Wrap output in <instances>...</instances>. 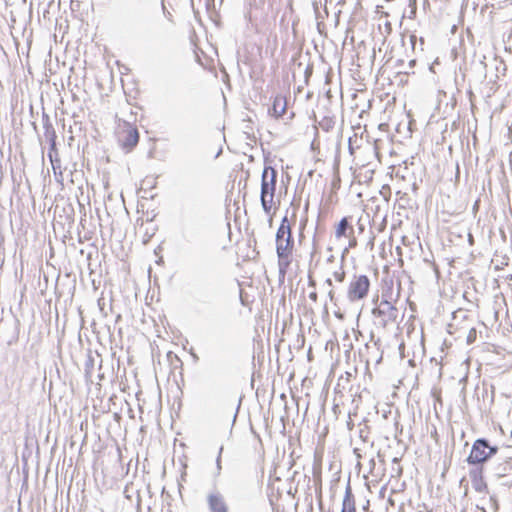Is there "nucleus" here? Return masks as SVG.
Returning a JSON list of instances; mask_svg holds the SVG:
<instances>
[{
    "instance_id": "1",
    "label": "nucleus",
    "mask_w": 512,
    "mask_h": 512,
    "mask_svg": "<svg viewBox=\"0 0 512 512\" xmlns=\"http://www.w3.org/2000/svg\"><path fill=\"white\" fill-rule=\"evenodd\" d=\"M500 447L497 444H492L487 438H477L471 446L470 453L465 459V462L473 468L484 469L494 456L498 454Z\"/></svg>"
},
{
    "instance_id": "2",
    "label": "nucleus",
    "mask_w": 512,
    "mask_h": 512,
    "mask_svg": "<svg viewBox=\"0 0 512 512\" xmlns=\"http://www.w3.org/2000/svg\"><path fill=\"white\" fill-rule=\"evenodd\" d=\"M370 279L367 275H354L347 290V298L350 302L363 300L370 290Z\"/></svg>"
},
{
    "instance_id": "3",
    "label": "nucleus",
    "mask_w": 512,
    "mask_h": 512,
    "mask_svg": "<svg viewBox=\"0 0 512 512\" xmlns=\"http://www.w3.org/2000/svg\"><path fill=\"white\" fill-rule=\"evenodd\" d=\"M376 307L372 309V315L381 319L382 327H386L390 322H396L398 318V309L388 300L382 299L378 304V297L373 300Z\"/></svg>"
},
{
    "instance_id": "4",
    "label": "nucleus",
    "mask_w": 512,
    "mask_h": 512,
    "mask_svg": "<svg viewBox=\"0 0 512 512\" xmlns=\"http://www.w3.org/2000/svg\"><path fill=\"white\" fill-rule=\"evenodd\" d=\"M277 175V170L274 169L272 166H264L261 175V196L267 195L271 196V198H274L277 183Z\"/></svg>"
},
{
    "instance_id": "5",
    "label": "nucleus",
    "mask_w": 512,
    "mask_h": 512,
    "mask_svg": "<svg viewBox=\"0 0 512 512\" xmlns=\"http://www.w3.org/2000/svg\"><path fill=\"white\" fill-rule=\"evenodd\" d=\"M288 239L291 240V249H294V238L292 235V226L288 220L287 214L282 218L280 226L277 229L276 236H275V242L276 247L278 245H285L287 244Z\"/></svg>"
},
{
    "instance_id": "6",
    "label": "nucleus",
    "mask_w": 512,
    "mask_h": 512,
    "mask_svg": "<svg viewBox=\"0 0 512 512\" xmlns=\"http://www.w3.org/2000/svg\"><path fill=\"white\" fill-rule=\"evenodd\" d=\"M42 124H43V128H44V136H45L46 140L49 142L48 157L52 161V153L57 152V149H56L57 135H56V131L53 127V124L50 120L49 115L46 114L45 112H43V114H42Z\"/></svg>"
},
{
    "instance_id": "7",
    "label": "nucleus",
    "mask_w": 512,
    "mask_h": 512,
    "mask_svg": "<svg viewBox=\"0 0 512 512\" xmlns=\"http://www.w3.org/2000/svg\"><path fill=\"white\" fill-rule=\"evenodd\" d=\"M139 131L136 127L128 125L127 130L124 132L122 138H120V143L122 148L126 151V153L132 151L134 147L139 142Z\"/></svg>"
},
{
    "instance_id": "8",
    "label": "nucleus",
    "mask_w": 512,
    "mask_h": 512,
    "mask_svg": "<svg viewBox=\"0 0 512 512\" xmlns=\"http://www.w3.org/2000/svg\"><path fill=\"white\" fill-rule=\"evenodd\" d=\"M293 249H291V240L288 239L287 244L278 245L276 247V253L278 257V268L288 269L291 265V256Z\"/></svg>"
},
{
    "instance_id": "9",
    "label": "nucleus",
    "mask_w": 512,
    "mask_h": 512,
    "mask_svg": "<svg viewBox=\"0 0 512 512\" xmlns=\"http://www.w3.org/2000/svg\"><path fill=\"white\" fill-rule=\"evenodd\" d=\"M484 469L482 468H473L469 471V477L472 483V487L478 493H487L488 486L484 480L483 476Z\"/></svg>"
},
{
    "instance_id": "10",
    "label": "nucleus",
    "mask_w": 512,
    "mask_h": 512,
    "mask_svg": "<svg viewBox=\"0 0 512 512\" xmlns=\"http://www.w3.org/2000/svg\"><path fill=\"white\" fill-rule=\"evenodd\" d=\"M208 507L211 512H228V506L220 493H211L207 497Z\"/></svg>"
},
{
    "instance_id": "11",
    "label": "nucleus",
    "mask_w": 512,
    "mask_h": 512,
    "mask_svg": "<svg viewBox=\"0 0 512 512\" xmlns=\"http://www.w3.org/2000/svg\"><path fill=\"white\" fill-rule=\"evenodd\" d=\"M351 217H343L339 223L337 224L335 236L337 238L341 237H351L354 233V229L350 223Z\"/></svg>"
},
{
    "instance_id": "12",
    "label": "nucleus",
    "mask_w": 512,
    "mask_h": 512,
    "mask_svg": "<svg viewBox=\"0 0 512 512\" xmlns=\"http://www.w3.org/2000/svg\"><path fill=\"white\" fill-rule=\"evenodd\" d=\"M341 512H356L355 498L352 492L350 482H348L345 488V494L342 501Z\"/></svg>"
},
{
    "instance_id": "13",
    "label": "nucleus",
    "mask_w": 512,
    "mask_h": 512,
    "mask_svg": "<svg viewBox=\"0 0 512 512\" xmlns=\"http://www.w3.org/2000/svg\"><path fill=\"white\" fill-rule=\"evenodd\" d=\"M286 111V101L285 98L278 95L274 98L273 104L271 108H269V113L273 115L275 118L281 117Z\"/></svg>"
},
{
    "instance_id": "14",
    "label": "nucleus",
    "mask_w": 512,
    "mask_h": 512,
    "mask_svg": "<svg viewBox=\"0 0 512 512\" xmlns=\"http://www.w3.org/2000/svg\"><path fill=\"white\" fill-rule=\"evenodd\" d=\"M494 474L497 478L512 475V459L504 460L494 468Z\"/></svg>"
},
{
    "instance_id": "15",
    "label": "nucleus",
    "mask_w": 512,
    "mask_h": 512,
    "mask_svg": "<svg viewBox=\"0 0 512 512\" xmlns=\"http://www.w3.org/2000/svg\"><path fill=\"white\" fill-rule=\"evenodd\" d=\"M336 120L335 116L333 114L328 113L325 115L320 121L319 125L322 128V130L329 132L331 131L335 126Z\"/></svg>"
},
{
    "instance_id": "16",
    "label": "nucleus",
    "mask_w": 512,
    "mask_h": 512,
    "mask_svg": "<svg viewBox=\"0 0 512 512\" xmlns=\"http://www.w3.org/2000/svg\"><path fill=\"white\" fill-rule=\"evenodd\" d=\"M273 199L274 198H271V196H267V195L261 196L260 195L262 209L267 215H271V211H272V207H273Z\"/></svg>"
},
{
    "instance_id": "17",
    "label": "nucleus",
    "mask_w": 512,
    "mask_h": 512,
    "mask_svg": "<svg viewBox=\"0 0 512 512\" xmlns=\"http://www.w3.org/2000/svg\"><path fill=\"white\" fill-rule=\"evenodd\" d=\"M211 294L208 290H197L195 292V299L201 303H209L211 301Z\"/></svg>"
},
{
    "instance_id": "18",
    "label": "nucleus",
    "mask_w": 512,
    "mask_h": 512,
    "mask_svg": "<svg viewBox=\"0 0 512 512\" xmlns=\"http://www.w3.org/2000/svg\"><path fill=\"white\" fill-rule=\"evenodd\" d=\"M94 369V357L91 352L88 353L86 362H85V376L86 378H91L92 371Z\"/></svg>"
},
{
    "instance_id": "19",
    "label": "nucleus",
    "mask_w": 512,
    "mask_h": 512,
    "mask_svg": "<svg viewBox=\"0 0 512 512\" xmlns=\"http://www.w3.org/2000/svg\"><path fill=\"white\" fill-rule=\"evenodd\" d=\"M369 433H370L369 427L366 424H364L363 427H360L359 437L361 438V440L363 442H369Z\"/></svg>"
},
{
    "instance_id": "20",
    "label": "nucleus",
    "mask_w": 512,
    "mask_h": 512,
    "mask_svg": "<svg viewBox=\"0 0 512 512\" xmlns=\"http://www.w3.org/2000/svg\"><path fill=\"white\" fill-rule=\"evenodd\" d=\"M222 452H223V446H221L219 448V452H218V455H217V458H216V470H217V473L216 475H220L221 473V469H222V466H221V455H222Z\"/></svg>"
},
{
    "instance_id": "21",
    "label": "nucleus",
    "mask_w": 512,
    "mask_h": 512,
    "mask_svg": "<svg viewBox=\"0 0 512 512\" xmlns=\"http://www.w3.org/2000/svg\"><path fill=\"white\" fill-rule=\"evenodd\" d=\"M333 276L335 278L336 281L338 282H343L345 280V276H346V273L345 271L341 268V271H335L333 273Z\"/></svg>"
},
{
    "instance_id": "22",
    "label": "nucleus",
    "mask_w": 512,
    "mask_h": 512,
    "mask_svg": "<svg viewBox=\"0 0 512 512\" xmlns=\"http://www.w3.org/2000/svg\"><path fill=\"white\" fill-rule=\"evenodd\" d=\"M141 0H122L123 4L127 8H132L134 5L140 3Z\"/></svg>"
},
{
    "instance_id": "23",
    "label": "nucleus",
    "mask_w": 512,
    "mask_h": 512,
    "mask_svg": "<svg viewBox=\"0 0 512 512\" xmlns=\"http://www.w3.org/2000/svg\"><path fill=\"white\" fill-rule=\"evenodd\" d=\"M476 339V330L472 328L468 334L467 341L468 343L473 342Z\"/></svg>"
},
{
    "instance_id": "24",
    "label": "nucleus",
    "mask_w": 512,
    "mask_h": 512,
    "mask_svg": "<svg viewBox=\"0 0 512 512\" xmlns=\"http://www.w3.org/2000/svg\"><path fill=\"white\" fill-rule=\"evenodd\" d=\"M288 269L278 268L279 281L283 282Z\"/></svg>"
},
{
    "instance_id": "25",
    "label": "nucleus",
    "mask_w": 512,
    "mask_h": 512,
    "mask_svg": "<svg viewBox=\"0 0 512 512\" xmlns=\"http://www.w3.org/2000/svg\"><path fill=\"white\" fill-rule=\"evenodd\" d=\"M308 286L312 288L316 287V282L310 274L308 275Z\"/></svg>"
},
{
    "instance_id": "26",
    "label": "nucleus",
    "mask_w": 512,
    "mask_h": 512,
    "mask_svg": "<svg viewBox=\"0 0 512 512\" xmlns=\"http://www.w3.org/2000/svg\"><path fill=\"white\" fill-rule=\"evenodd\" d=\"M317 298H318L317 292L313 291V292L309 293V299L312 300L313 302H316Z\"/></svg>"
},
{
    "instance_id": "27",
    "label": "nucleus",
    "mask_w": 512,
    "mask_h": 512,
    "mask_svg": "<svg viewBox=\"0 0 512 512\" xmlns=\"http://www.w3.org/2000/svg\"><path fill=\"white\" fill-rule=\"evenodd\" d=\"M240 405H241V399H239V403L236 407V410H235V413L233 415V423L236 421V418H237V415H238V411H239V408H240Z\"/></svg>"
},
{
    "instance_id": "28",
    "label": "nucleus",
    "mask_w": 512,
    "mask_h": 512,
    "mask_svg": "<svg viewBox=\"0 0 512 512\" xmlns=\"http://www.w3.org/2000/svg\"><path fill=\"white\" fill-rule=\"evenodd\" d=\"M312 74V67L307 66L305 69V77L306 79Z\"/></svg>"
},
{
    "instance_id": "29",
    "label": "nucleus",
    "mask_w": 512,
    "mask_h": 512,
    "mask_svg": "<svg viewBox=\"0 0 512 512\" xmlns=\"http://www.w3.org/2000/svg\"><path fill=\"white\" fill-rule=\"evenodd\" d=\"M393 470L395 471V475L396 476H401L402 475V467L398 466L396 469L393 468Z\"/></svg>"
},
{
    "instance_id": "30",
    "label": "nucleus",
    "mask_w": 512,
    "mask_h": 512,
    "mask_svg": "<svg viewBox=\"0 0 512 512\" xmlns=\"http://www.w3.org/2000/svg\"><path fill=\"white\" fill-rule=\"evenodd\" d=\"M350 238H351V239H350V241H349V246H350V247H354V246L356 245L357 241H356V239H355L354 237H352V236H351Z\"/></svg>"
},
{
    "instance_id": "31",
    "label": "nucleus",
    "mask_w": 512,
    "mask_h": 512,
    "mask_svg": "<svg viewBox=\"0 0 512 512\" xmlns=\"http://www.w3.org/2000/svg\"><path fill=\"white\" fill-rule=\"evenodd\" d=\"M328 297H329L330 301L334 300V291L332 289L329 290Z\"/></svg>"
},
{
    "instance_id": "32",
    "label": "nucleus",
    "mask_w": 512,
    "mask_h": 512,
    "mask_svg": "<svg viewBox=\"0 0 512 512\" xmlns=\"http://www.w3.org/2000/svg\"><path fill=\"white\" fill-rule=\"evenodd\" d=\"M325 284H326L328 287H330V288L333 286V282H332V280H331L330 278H327V279L325 280Z\"/></svg>"
},
{
    "instance_id": "33",
    "label": "nucleus",
    "mask_w": 512,
    "mask_h": 512,
    "mask_svg": "<svg viewBox=\"0 0 512 512\" xmlns=\"http://www.w3.org/2000/svg\"><path fill=\"white\" fill-rule=\"evenodd\" d=\"M325 96H326V98H327V99L331 100V98H332V93H331V90H330V89L326 91Z\"/></svg>"
},
{
    "instance_id": "34",
    "label": "nucleus",
    "mask_w": 512,
    "mask_h": 512,
    "mask_svg": "<svg viewBox=\"0 0 512 512\" xmlns=\"http://www.w3.org/2000/svg\"><path fill=\"white\" fill-rule=\"evenodd\" d=\"M415 64H416V60L415 59H412V60L409 61V67L410 68H413Z\"/></svg>"
},
{
    "instance_id": "35",
    "label": "nucleus",
    "mask_w": 512,
    "mask_h": 512,
    "mask_svg": "<svg viewBox=\"0 0 512 512\" xmlns=\"http://www.w3.org/2000/svg\"><path fill=\"white\" fill-rule=\"evenodd\" d=\"M468 240L470 244H473V236L471 233L468 234Z\"/></svg>"
},
{
    "instance_id": "36",
    "label": "nucleus",
    "mask_w": 512,
    "mask_h": 512,
    "mask_svg": "<svg viewBox=\"0 0 512 512\" xmlns=\"http://www.w3.org/2000/svg\"><path fill=\"white\" fill-rule=\"evenodd\" d=\"M399 461H400V458H398V457H394L392 460L393 463H399Z\"/></svg>"
},
{
    "instance_id": "37",
    "label": "nucleus",
    "mask_w": 512,
    "mask_h": 512,
    "mask_svg": "<svg viewBox=\"0 0 512 512\" xmlns=\"http://www.w3.org/2000/svg\"><path fill=\"white\" fill-rule=\"evenodd\" d=\"M272 222H273L272 215H270V218H269V220H268V224L271 226V225H272Z\"/></svg>"
},
{
    "instance_id": "38",
    "label": "nucleus",
    "mask_w": 512,
    "mask_h": 512,
    "mask_svg": "<svg viewBox=\"0 0 512 512\" xmlns=\"http://www.w3.org/2000/svg\"><path fill=\"white\" fill-rule=\"evenodd\" d=\"M192 356H193V359L196 360V361L199 359V357L195 353H192Z\"/></svg>"
},
{
    "instance_id": "39",
    "label": "nucleus",
    "mask_w": 512,
    "mask_h": 512,
    "mask_svg": "<svg viewBox=\"0 0 512 512\" xmlns=\"http://www.w3.org/2000/svg\"><path fill=\"white\" fill-rule=\"evenodd\" d=\"M466 6H467V3H464V2H463V3H462V6H461V10L463 11V10H464V8H465Z\"/></svg>"
},
{
    "instance_id": "40",
    "label": "nucleus",
    "mask_w": 512,
    "mask_h": 512,
    "mask_svg": "<svg viewBox=\"0 0 512 512\" xmlns=\"http://www.w3.org/2000/svg\"><path fill=\"white\" fill-rule=\"evenodd\" d=\"M456 169H457L456 177H458L459 176V166L458 165L456 166Z\"/></svg>"
},
{
    "instance_id": "41",
    "label": "nucleus",
    "mask_w": 512,
    "mask_h": 512,
    "mask_svg": "<svg viewBox=\"0 0 512 512\" xmlns=\"http://www.w3.org/2000/svg\"><path fill=\"white\" fill-rule=\"evenodd\" d=\"M183 237L187 238V231L186 230H183Z\"/></svg>"
},
{
    "instance_id": "42",
    "label": "nucleus",
    "mask_w": 512,
    "mask_h": 512,
    "mask_svg": "<svg viewBox=\"0 0 512 512\" xmlns=\"http://www.w3.org/2000/svg\"><path fill=\"white\" fill-rule=\"evenodd\" d=\"M370 463H371L373 466H375V461H374V459H371Z\"/></svg>"
},
{
    "instance_id": "43",
    "label": "nucleus",
    "mask_w": 512,
    "mask_h": 512,
    "mask_svg": "<svg viewBox=\"0 0 512 512\" xmlns=\"http://www.w3.org/2000/svg\"><path fill=\"white\" fill-rule=\"evenodd\" d=\"M33 127H34L35 130L37 129V126H36L35 122H33Z\"/></svg>"
}]
</instances>
